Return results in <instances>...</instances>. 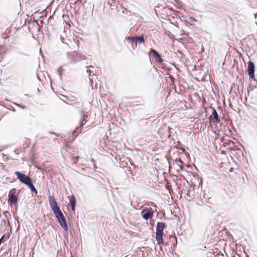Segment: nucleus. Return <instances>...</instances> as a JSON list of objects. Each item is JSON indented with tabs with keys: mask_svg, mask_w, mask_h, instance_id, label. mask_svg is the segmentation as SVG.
Returning <instances> with one entry per match:
<instances>
[{
	"mask_svg": "<svg viewBox=\"0 0 257 257\" xmlns=\"http://www.w3.org/2000/svg\"><path fill=\"white\" fill-rule=\"evenodd\" d=\"M4 235H3L1 238H0V244H1L3 239H4Z\"/></svg>",
	"mask_w": 257,
	"mask_h": 257,
	"instance_id": "c85d7f7f",
	"label": "nucleus"
},
{
	"mask_svg": "<svg viewBox=\"0 0 257 257\" xmlns=\"http://www.w3.org/2000/svg\"><path fill=\"white\" fill-rule=\"evenodd\" d=\"M190 19H192L194 21H195V19L194 18L191 17Z\"/></svg>",
	"mask_w": 257,
	"mask_h": 257,
	"instance_id": "f704fd0d",
	"label": "nucleus"
},
{
	"mask_svg": "<svg viewBox=\"0 0 257 257\" xmlns=\"http://www.w3.org/2000/svg\"><path fill=\"white\" fill-rule=\"evenodd\" d=\"M210 108L212 110V114L209 117V119L211 120L213 123H219L220 122V119L216 109L213 107H210Z\"/></svg>",
	"mask_w": 257,
	"mask_h": 257,
	"instance_id": "9d476101",
	"label": "nucleus"
},
{
	"mask_svg": "<svg viewBox=\"0 0 257 257\" xmlns=\"http://www.w3.org/2000/svg\"><path fill=\"white\" fill-rule=\"evenodd\" d=\"M79 158L78 156H73L72 158V160L76 164V162L78 161Z\"/></svg>",
	"mask_w": 257,
	"mask_h": 257,
	"instance_id": "4be33fe9",
	"label": "nucleus"
},
{
	"mask_svg": "<svg viewBox=\"0 0 257 257\" xmlns=\"http://www.w3.org/2000/svg\"><path fill=\"white\" fill-rule=\"evenodd\" d=\"M131 164L132 166H133L134 167V168H136V166L134 163H131Z\"/></svg>",
	"mask_w": 257,
	"mask_h": 257,
	"instance_id": "7c9ffc66",
	"label": "nucleus"
},
{
	"mask_svg": "<svg viewBox=\"0 0 257 257\" xmlns=\"http://www.w3.org/2000/svg\"><path fill=\"white\" fill-rule=\"evenodd\" d=\"M49 203L50 208L52 210L53 212L60 209V207L58 206L54 196L50 195L49 196Z\"/></svg>",
	"mask_w": 257,
	"mask_h": 257,
	"instance_id": "9b49d317",
	"label": "nucleus"
},
{
	"mask_svg": "<svg viewBox=\"0 0 257 257\" xmlns=\"http://www.w3.org/2000/svg\"><path fill=\"white\" fill-rule=\"evenodd\" d=\"M55 215L57 222L59 223L61 227L65 231H68V226L66 222V218L63 215L61 209H59L53 212Z\"/></svg>",
	"mask_w": 257,
	"mask_h": 257,
	"instance_id": "f03ea898",
	"label": "nucleus"
},
{
	"mask_svg": "<svg viewBox=\"0 0 257 257\" xmlns=\"http://www.w3.org/2000/svg\"><path fill=\"white\" fill-rule=\"evenodd\" d=\"M192 174L194 177H195V175L193 173H192Z\"/></svg>",
	"mask_w": 257,
	"mask_h": 257,
	"instance_id": "e433bc0d",
	"label": "nucleus"
},
{
	"mask_svg": "<svg viewBox=\"0 0 257 257\" xmlns=\"http://www.w3.org/2000/svg\"><path fill=\"white\" fill-rule=\"evenodd\" d=\"M151 224H152V225H154V223H151Z\"/></svg>",
	"mask_w": 257,
	"mask_h": 257,
	"instance_id": "79ce46f5",
	"label": "nucleus"
},
{
	"mask_svg": "<svg viewBox=\"0 0 257 257\" xmlns=\"http://www.w3.org/2000/svg\"><path fill=\"white\" fill-rule=\"evenodd\" d=\"M167 227L165 223L163 222H158L156 230V240L159 245L165 243L163 237L165 236L164 229Z\"/></svg>",
	"mask_w": 257,
	"mask_h": 257,
	"instance_id": "f257e3e1",
	"label": "nucleus"
},
{
	"mask_svg": "<svg viewBox=\"0 0 257 257\" xmlns=\"http://www.w3.org/2000/svg\"><path fill=\"white\" fill-rule=\"evenodd\" d=\"M37 78H38V79H39V77L38 75H37Z\"/></svg>",
	"mask_w": 257,
	"mask_h": 257,
	"instance_id": "ea45409f",
	"label": "nucleus"
},
{
	"mask_svg": "<svg viewBox=\"0 0 257 257\" xmlns=\"http://www.w3.org/2000/svg\"><path fill=\"white\" fill-rule=\"evenodd\" d=\"M86 72L88 74V75H90V73H91V70L90 69H87L86 70Z\"/></svg>",
	"mask_w": 257,
	"mask_h": 257,
	"instance_id": "bb28decb",
	"label": "nucleus"
},
{
	"mask_svg": "<svg viewBox=\"0 0 257 257\" xmlns=\"http://www.w3.org/2000/svg\"><path fill=\"white\" fill-rule=\"evenodd\" d=\"M160 64L161 65V66L160 67L162 69L165 70L166 69V68L167 67L164 63H163V62Z\"/></svg>",
	"mask_w": 257,
	"mask_h": 257,
	"instance_id": "5701e85b",
	"label": "nucleus"
},
{
	"mask_svg": "<svg viewBox=\"0 0 257 257\" xmlns=\"http://www.w3.org/2000/svg\"><path fill=\"white\" fill-rule=\"evenodd\" d=\"M62 71H63V69H62V67H59L58 68V70H57V71L58 72V74L60 76V78L61 79L62 78Z\"/></svg>",
	"mask_w": 257,
	"mask_h": 257,
	"instance_id": "412c9836",
	"label": "nucleus"
},
{
	"mask_svg": "<svg viewBox=\"0 0 257 257\" xmlns=\"http://www.w3.org/2000/svg\"><path fill=\"white\" fill-rule=\"evenodd\" d=\"M137 42L139 44L145 43L144 37L143 35L135 36V43L136 45Z\"/></svg>",
	"mask_w": 257,
	"mask_h": 257,
	"instance_id": "dca6fc26",
	"label": "nucleus"
},
{
	"mask_svg": "<svg viewBox=\"0 0 257 257\" xmlns=\"http://www.w3.org/2000/svg\"><path fill=\"white\" fill-rule=\"evenodd\" d=\"M234 257H235V256H234Z\"/></svg>",
	"mask_w": 257,
	"mask_h": 257,
	"instance_id": "49530a36",
	"label": "nucleus"
},
{
	"mask_svg": "<svg viewBox=\"0 0 257 257\" xmlns=\"http://www.w3.org/2000/svg\"><path fill=\"white\" fill-rule=\"evenodd\" d=\"M254 88V87H253L252 86H251V85H250L247 88V91H248V93L249 92V91H252L253 90Z\"/></svg>",
	"mask_w": 257,
	"mask_h": 257,
	"instance_id": "b1692460",
	"label": "nucleus"
},
{
	"mask_svg": "<svg viewBox=\"0 0 257 257\" xmlns=\"http://www.w3.org/2000/svg\"><path fill=\"white\" fill-rule=\"evenodd\" d=\"M196 176H197V177L198 178V179L200 180L199 181V185H198V189H199V188H201L202 187V182H203V179L202 178H200L198 174H196Z\"/></svg>",
	"mask_w": 257,
	"mask_h": 257,
	"instance_id": "6ab92c4d",
	"label": "nucleus"
},
{
	"mask_svg": "<svg viewBox=\"0 0 257 257\" xmlns=\"http://www.w3.org/2000/svg\"><path fill=\"white\" fill-rule=\"evenodd\" d=\"M18 195L19 193H17L16 188H13L9 191L8 202L10 206L17 205L19 200Z\"/></svg>",
	"mask_w": 257,
	"mask_h": 257,
	"instance_id": "7ed1b4c3",
	"label": "nucleus"
},
{
	"mask_svg": "<svg viewBox=\"0 0 257 257\" xmlns=\"http://www.w3.org/2000/svg\"><path fill=\"white\" fill-rule=\"evenodd\" d=\"M246 257H249L248 255H246Z\"/></svg>",
	"mask_w": 257,
	"mask_h": 257,
	"instance_id": "a18cd8bd",
	"label": "nucleus"
},
{
	"mask_svg": "<svg viewBox=\"0 0 257 257\" xmlns=\"http://www.w3.org/2000/svg\"><path fill=\"white\" fill-rule=\"evenodd\" d=\"M176 162L177 163V162H179L181 164H184L183 162L182 161V160L180 158H179L178 159H176Z\"/></svg>",
	"mask_w": 257,
	"mask_h": 257,
	"instance_id": "393cba45",
	"label": "nucleus"
},
{
	"mask_svg": "<svg viewBox=\"0 0 257 257\" xmlns=\"http://www.w3.org/2000/svg\"><path fill=\"white\" fill-rule=\"evenodd\" d=\"M204 109L205 110H206V109H207L206 107H204Z\"/></svg>",
	"mask_w": 257,
	"mask_h": 257,
	"instance_id": "c03bdc74",
	"label": "nucleus"
},
{
	"mask_svg": "<svg viewBox=\"0 0 257 257\" xmlns=\"http://www.w3.org/2000/svg\"><path fill=\"white\" fill-rule=\"evenodd\" d=\"M171 69L170 68L167 67L165 70H167V71H170Z\"/></svg>",
	"mask_w": 257,
	"mask_h": 257,
	"instance_id": "c756f323",
	"label": "nucleus"
},
{
	"mask_svg": "<svg viewBox=\"0 0 257 257\" xmlns=\"http://www.w3.org/2000/svg\"><path fill=\"white\" fill-rule=\"evenodd\" d=\"M247 64V73L249 75V79H253L254 81H256L254 77L255 65L254 63L252 61H249Z\"/></svg>",
	"mask_w": 257,
	"mask_h": 257,
	"instance_id": "0eeeda50",
	"label": "nucleus"
},
{
	"mask_svg": "<svg viewBox=\"0 0 257 257\" xmlns=\"http://www.w3.org/2000/svg\"><path fill=\"white\" fill-rule=\"evenodd\" d=\"M85 123V121L84 122V120L83 119L80 122V127H77L74 131H73V134L75 135V137L77 136V135L81 132V128L82 126H83Z\"/></svg>",
	"mask_w": 257,
	"mask_h": 257,
	"instance_id": "2eb2a0df",
	"label": "nucleus"
},
{
	"mask_svg": "<svg viewBox=\"0 0 257 257\" xmlns=\"http://www.w3.org/2000/svg\"><path fill=\"white\" fill-rule=\"evenodd\" d=\"M164 244L168 246L169 249H171L172 251L176 247L177 240L174 233L169 235V240L167 242H165Z\"/></svg>",
	"mask_w": 257,
	"mask_h": 257,
	"instance_id": "423d86ee",
	"label": "nucleus"
},
{
	"mask_svg": "<svg viewBox=\"0 0 257 257\" xmlns=\"http://www.w3.org/2000/svg\"><path fill=\"white\" fill-rule=\"evenodd\" d=\"M15 175L21 183L26 186L32 181V179L29 176L21 172L16 171L15 172Z\"/></svg>",
	"mask_w": 257,
	"mask_h": 257,
	"instance_id": "39448f33",
	"label": "nucleus"
},
{
	"mask_svg": "<svg viewBox=\"0 0 257 257\" xmlns=\"http://www.w3.org/2000/svg\"><path fill=\"white\" fill-rule=\"evenodd\" d=\"M81 117L84 119L87 117V115L86 114V112L84 109H82L81 111Z\"/></svg>",
	"mask_w": 257,
	"mask_h": 257,
	"instance_id": "aec40b11",
	"label": "nucleus"
},
{
	"mask_svg": "<svg viewBox=\"0 0 257 257\" xmlns=\"http://www.w3.org/2000/svg\"><path fill=\"white\" fill-rule=\"evenodd\" d=\"M33 25L37 32L39 33L41 31L40 25L38 22H33Z\"/></svg>",
	"mask_w": 257,
	"mask_h": 257,
	"instance_id": "f3484780",
	"label": "nucleus"
},
{
	"mask_svg": "<svg viewBox=\"0 0 257 257\" xmlns=\"http://www.w3.org/2000/svg\"><path fill=\"white\" fill-rule=\"evenodd\" d=\"M37 90L38 92H40V90L39 88L37 89Z\"/></svg>",
	"mask_w": 257,
	"mask_h": 257,
	"instance_id": "4c0bfd02",
	"label": "nucleus"
},
{
	"mask_svg": "<svg viewBox=\"0 0 257 257\" xmlns=\"http://www.w3.org/2000/svg\"><path fill=\"white\" fill-rule=\"evenodd\" d=\"M168 77L171 79V80L172 82H174L175 81V79L172 75H169Z\"/></svg>",
	"mask_w": 257,
	"mask_h": 257,
	"instance_id": "a878e982",
	"label": "nucleus"
},
{
	"mask_svg": "<svg viewBox=\"0 0 257 257\" xmlns=\"http://www.w3.org/2000/svg\"><path fill=\"white\" fill-rule=\"evenodd\" d=\"M149 56H150L151 54H152L154 57L156 59V62L158 64H161L164 60L162 58V56L157 51H156L154 49L151 48L150 49V51L148 53Z\"/></svg>",
	"mask_w": 257,
	"mask_h": 257,
	"instance_id": "1a4fd4ad",
	"label": "nucleus"
},
{
	"mask_svg": "<svg viewBox=\"0 0 257 257\" xmlns=\"http://www.w3.org/2000/svg\"><path fill=\"white\" fill-rule=\"evenodd\" d=\"M67 56L71 59L70 62L73 63H76L85 59V56L83 54L79 53L76 51L68 53Z\"/></svg>",
	"mask_w": 257,
	"mask_h": 257,
	"instance_id": "20e7f679",
	"label": "nucleus"
},
{
	"mask_svg": "<svg viewBox=\"0 0 257 257\" xmlns=\"http://www.w3.org/2000/svg\"><path fill=\"white\" fill-rule=\"evenodd\" d=\"M21 107L23 108V109H25L26 108V106H21Z\"/></svg>",
	"mask_w": 257,
	"mask_h": 257,
	"instance_id": "2f4dec72",
	"label": "nucleus"
},
{
	"mask_svg": "<svg viewBox=\"0 0 257 257\" xmlns=\"http://www.w3.org/2000/svg\"><path fill=\"white\" fill-rule=\"evenodd\" d=\"M151 224H152V225H154V223H151Z\"/></svg>",
	"mask_w": 257,
	"mask_h": 257,
	"instance_id": "37998d69",
	"label": "nucleus"
},
{
	"mask_svg": "<svg viewBox=\"0 0 257 257\" xmlns=\"http://www.w3.org/2000/svg\"><path fill=\"white\" fill-rule=\"evenodd\" d=\"M69 204L70 205L72 210H75V206L76 205V200L74 195L70 196L69 197Z\"/></svg>",
	"mask_w": 257,
	"mask_h": 257,
	"instance_id": "f8f14e48",
	"label": "nucleus"
},
{
	"mask_svg": "<svg viewBox=\"0 0 257 257\" xmlns=\"http://www.w3.org/2000/svg\"><path fill=\"white\" fill-rule=\"evenodd\" d=\"M172 65H173L175 67H176V65L174 63H171Z\"/></svg>",
	"mask_w": 257,
	"mask_h": 257,
	"instance_id": "c9c22d12",
	"label": "nucleus"
},
{
	"mask_svg": "<svg viewBox=\"0 0 257 257\" xmlns=\"http://www.w3.org/2000/svg\"><path fill=\"white\" fill-rule=\"evenodd\" d=\"M142 218L145 220H148L151 219L153 216V211L151 208H146L141 212Z\"/></svg>",
	"mask_w": 257,
	"mask_h": 257,
	"instance_id": "6e6552de",
	"label": "nucleus"
},
{
	"mask_svg": "<svg viewBox=\"0 0 257 257\" xmlns=\"http://www.w3.org/2000/svg\"><path fill=\"white\" fill-rule=\"evenodd\" d=\"M27 186L30 189L32 193L35 194H37L38 191L33 184V180L29 184H28Z\"/></svg>",
	"mask_w": 257,
	"mask_h": 257,
	"instance_id": "4468645a",
	"label": "nucleus"
},
{
	"mask_svg": "<svg viewBox=\"0 0 257 257\" xmlns=\"http://www.w3.org/2000/svg\"><path fill=\"white\" fill-rule=\"evenodd\" d=\"M142 257H145V256H144V253L142 254Z\"/></svg>",
	"mask_w": 257,
	"mask_h": 257,
	"instance_id": "58836bf2",
	"label": "nucleus"
},
{
	"mask_svg": "<svg viewBox=\"0 0 257 257\" xmlns=\"http://www.w3.org/2000/svg\"><path fill=\"white\" fill-rule=\"evenodd\" d=\"M144 100L142 99H141L139 101H136L134 102L133 107H135L137 106H139V109H142L144 107Z\"/></svg>",
	"mask_w": 257,
	"mask_h": 257,
	"instance_id": "ddd939ff",
	"label": "nucleus"
},
{
	"mask_svg": "<svg viewBox=\"0 0 257 257\" xmlns=\"http://www.w3.org/2000/svg\"><path fill=\"white\" fill-rule=\"evenodd\" d=\"M179 167H180L181 169H182V168L181 166H179Z\"/></svg>",
	"mask_w": 257,
	"mask_h": 257,
	"instance_id": "a19ab883",
	"label": "nucleus"
},
{
	"mask_svg": "<svg viewBox=\"0 0 257 257\" xmlns=\"http://www.w3.org/2000/svg\"><path fill=\"white\" fill-rule=\"evenodd\" d=\"M125 39L129 41L132 45L135 43V36L134 37H126Z\"/></svg>",
	"mask_w": 257,
	"mask_h": 257,
	"instance_id": "a211bd4d",
	"label": "nucleus"
},
{
	"mask_svg": "<svg viewBox=\"0 0 257 257\" xmlns=\"http://www.w3.org/2000/svg\"><path fill=\"white\" fill-rule=\"evenodd\" d=\"M236 256H237V257H241V256H240V255H239V254H237V253H236Z\"/></svg>",
	"mask_w": 257,
	"mask_h": 257,
	"instance_id": "72a5a7b5",
	"label": "nucleus"
},
{
	"mask_svg": "<svg viewBox=\"0 0 257 257\" xmlns=\"http://www.w3.org/2000/svg\"><path fill=\"white\" fill-rule=\"evenodd\" d=\"M14 152H15V153L16 154H17V155H18V154H19V150H17V149H16V150H15L14 151Z\"/></svg>",
	"mask_w": 257,
	"mask_h": 257,
	"instance_id": "cd10ccee",
	"label": "nucleus"
},
{
	"mask_svg": "<svg viewBox=\"0 0 257 257\" xmlns=\"http://www.w3.org/2000/svg\"><path fill=\"white\" fill-rule=\"evenodd\" d=\"M8 213V211H6L4 212V214L6 216V214Z\"/></svg>",
	"mask_w": 257,
	"mask_h": 257,
	"instance_id": "473e14b6",
	"label": "nucleus"
}]
</instances>
